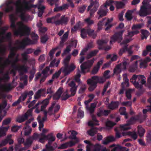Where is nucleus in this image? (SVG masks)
Masks as SVG:
<instances>
[{
  "mask_svg": "<svg viewBox=\"0 0 151 151\" xmlns=\"http://www.w3.org/2000/svg\"><path fill=\"white\" fill-rule=\"evenodd\" d=\"M35 0H29L28 1H24L23 3L24 5V7L21 5V0H17L14 3L13 1L10 0L7 1L6 3V7L5 9V11L8 13L13 10V6L10 5L12 4H14L16 6V12L17 13H20L19 17L21 20L25 22L28 21V18L26 16L25 13L27 11L31 10L32 8H36L37 7V5H35L30 4L33 2Z\"/></svg>",
  "mask_w": 151,
  "mask_h": 151,
  "instance_id": "nucleus-1",
  "label": "nucleus"
},
{
  "mask_svg": "<svg viewBox=\"0 0 151 151\" xmlns=\"http://www.w3.org/2000/svg\"><path fill=\"white\" fill-rule=\"evenodd\" d=\"M106 79L103 76L99 77L94 76L88 79L87 81V84L89 85L88 90L90 91H93L97 86V84L103 83L106 81Z\"/></svg>",
  "mask_w": 151,
  "mask_h": 151,
  "instance_id": "nucleus-2",
  "label": "nucleus"
},
{
  "mask_svg": "<svg viewBox=\"0 0 151 151\" xmlns=\"http://www.w3.org/2000/svg\"><path fill=\"white\" fill-rule=\"evenodd\" d=\"M70 58V56L68 55L63 60L64 66L61 68L63 69V73L64 76H66L70 74L76 68V66L74 63H71L70 65L69 64Z\"/></svg>",
  "mask_w": 151,
  "mask_h": 151,
  "instance_id": "nucleus-3",
  "label": "nucleus"
},
{
  "mask_svg": "<svg viewBox=\"0 0 151 151\" xmlns=\"http://www.w3.org/2000/svg\"><path fill=\"white\" fill-rule=\"evenodd\" d=\"M145 77L143 75H133L130 79V81L137 88L141 89L142 85L146 83Z\"/></svg>",
  "mask_w": 151,
  "mask_h": 151,
  "instance_id": "nucleus-4",
  "label": "nucleus"
},
{
  "mask_svg": "<svg viewBox=\"0 0 151 151\" xmlns=\"http://www.w3.org/2000/svg\"><path fill=\"white\" fill-rule=\"evenodd\" d=\"M18 23L22 26L23 30H15L14 32V35L16 36L19 35L20 37L29 35L30 34L31 28L23 24L22 22H20Z\"/></svg>",
  "mask_w": 151,
  "mask_h": 151,
  "instance_id": "nucleus-5",
  "label": "nucleus"
},
{
  "mask_svg": "<svg viewBox=\"0 0 151 151\" xmlns=\"http://www.w3.org/2000/svg\"><path fill=\"white\" fill-rule=\"evenodd\" d=\"M99 0H91L90 4L88 6L87 11H89L93 6V8L91 9L90 12V16L89 17L91 18L94 16V13L96 11L98 8L99 4Z\"/></svg>",
  "mask_w": 151,
  "mask_h": 151,
  "instance_id": "nucleus-6",
  "label": "nucleus"
},
{
  "mask_svg": "<svg viewBox=\"0 0 151 151\" xmlns=\"http://www.w3.org/2000/svg\"><path fill=\"white\" fill-rule=\"evenodd\" d=\"M33 44V41L28 37L25 38L22 42L17 40L16 41L15 43L16 45H19L17 46L20 49H24L26 46Z\"/></svg>",
  "mask_w": 151,
  "mask_h": 151,
  "instance_id": "nucleus-7",
  "label": "nucleus"
},
{
  "mask_svg": "<svg viewBox=\"0 0 151 151\" xmlns=\"http://www.w3.org/2000/svg\"><path fill=\"white\" fill-rule=\"evenodd\" d=\"M95 59L93 58L92 59L85 62L82 63L80 66L81 70V73H82L85 74L86 73V70L89 69L92 66L94 63Z\"/></svg>",
  "mask_w": 151,
  "mask_h": 151,
  "instance_id": "nucleus-8",
  "label": "nucleus"
},
{
  "mask_svg": "<svg viewBox=\"0 0 151 151\" xmlns=\"http://www.w3.org/2000/svg\"><path fill=\"white\" fill-rule=\"evenodd\" d=\"M124 32V30H121L115 33L111 37L110 44H112L116 41H117L118 43L121 42L122 40V35Z\"/></svg>",
  "mask_w": 151,
  "mask_h": 151,
  "instance_id": "nucleus-9",
  "label": "nucleus"
},
{
  "mask_svg": "<svg viewBox=\"0 0 151 151\" xmlns=\"http://www.w3.org/2000/svg\"><path fill=\"white\" fill-rule=\"evenodd\" d=\"M138 14L141 17H145L151 14V5L150 7L142 4L141 6Z\"/></svg>",
  "mask_w": 151,
  "mask_h": 151,
  "instance_id": "nucleus-10",
  "label": "nucleus"
},
{
  "mask_svg": "<svg viewBox=\"0 0 151 151\" xmlns=\"http://www.w3.org/2000/svg\"><path fill=\"white\" fill-rule=\"evenodd\" d=\"M129 127H127L126 125H120L119 126L116 127L114 129V130L116 132L115 137L116 138H119L121 137V133L119 131L121 130L125 131L129 129Z\"/></svg>",
  "mask_w": 151,
  "mask_h": 151,
  "instance_id": "nucleus-11",
  "label": "nucleus"
},
{
  "mask_svg": "<svg viewBox=\"0 0 151 151\" xmlns=\"http://www.w3.org/2000/svg\"><path fill=\"white\" fill-rule=\"evenodd\" d=\"M123 80L124 82H123L121 84L122 88L120 90L119 94H123L124 93V91L125 90V88L124 86L126 85V86L128 87L129 86V80L128 78L127 75L125 74L123 75Z\"/></svg>",
  "mask_w": 151,
  "mask_h": 151,
  "instance_id": "nucleus-12",
  "label": "nucleus"
},
{
  "mask_svg": "<svg viewBox=\"0 0 151 151\" xmlns=\"http://www.w3.org/2000/svg\"><path fill=\"white\" fill-rule=\"evenodd\" d=\"M34 93L32 91H25L22 94V101H24L26 98L27 96L29 97V99H28L27 101L26 102V104H28L30 102V100L32 99V96L33 95Z\"/></svg>",
  "mask_w": 151,
  "mask_h": 151,
  "instance_id": "nucleus-13",
  "label": "nucleus"
},
{
  "mask_svg": "<svg viewBox=\"0 0 151 151\" xmlns=\"http://www.w3.org/2000/svg\"><path fill=\"white\" fill-rule=\"evenodd\" d=\"M69 20V19L68 17H66L65 15H63L60 19H58L56 20V21L55 22V24L56 25H66L67 24Z\"/></svg>",
  "mask_w": 151,
  "mask_h": 151,
  "instance_id": "nucleus-14",
  "label": "nucleus"
},
{
  "mask_svg": "<svg viewBox=\"0 0 151 151\" xmlns=\"http://www.w3.org/2000/svg\"><path fill=\"white\" fill-rule=\"evenodd\" d=\"M29 67L25 64L21 65L18 66L14 69L18 70L19 72V75L20 76L23 75L24 73H27Z\"/></svg>",
  "mask_w": 151,
  "mask_h": 151,
  "instance_id": "nucleus-15",
  "label": "nucleus"
},
{
  "mask_svg": "<svg viewBox=\"0 0 151 151\" xmlns=\"http://www.w3.org/2000/svg\"><path fill=\"white\" fill-rule=\"evenodd\" d=\"M108 11V9L106 6H101L97 14L99 15L98 19L106 16Z\"/></svg>",
  "mask_w": 151,
  "mask_h": 151,
  "instance_id": "nucleus-16",
  "label": "nucleus"
},
{
  "mask_svg": "<svg viewBox=\"0 0 151 151\" xmlns=\"http://www.w3.org/2000/svg\"><path fill=\"white\" fill-rule=\"evenodd\" d=\"M9 47L10 51L8 57L10 59H13L14 58V57L16 55V52L20 49L17 46L12 47L11 46V45H10Z\"/></svg>",
  "mask_w": 151,
  "mask_h": 151,
  "instance_id": "nucleus-17",
  "label": "nucleus"
},
{
  "mask_svg": "<svg viewBox=\"0 0 151 151\" xmlns=\"http://www.w3.org/2000/svg\"><path fill=\"white\" fill-rule=\"evenodd\" d=\"M46 94V89L45 88H41L38 90L35 93L34 98L35 99H38L42 96H45Z\"/></svg>",
  "mask_w": 151,
  "mask_h": 151,
  "instance_id": "nucleus-18",
  "label": "nucleus"
},
{
  "mask_svg": "<svg viewBox=\"0 0 151 151\" xmlns=\"http://www.w3.org/2000/svg\"><path fill=\"white\" fill-rule=\"evenodd\" d=\"M139 116L138 115H136L132 117L129 119L127 123L124 124L123 125H126L127 127H129L130 129L131 128L130 125L133 124L137 121L139 120Z\"/></svg>",
  "mask_w": 151,
  "mask_h": 151,
  "instance_id": "nucleus-19",
  "label": "nucleus"
},
{
  "mask_svg": "<svg viewBox=\"0 0 151 151\" xmlns=\"http://www.w3.org/2000/svg\"><path fill=\"white\" fill-rule=\"evenodd\" d=\"M52 97V95H48L47 96V98L44 100L43 101H39L35 106L32 107V109H35V108L37 107V106L41 104H42L47 105L49 103V100L51 99Z\"/></svg>",
  "mask_w": 151,
  "mask_h": 151,
  "instance_id": "nucleus-20",
  "label": "nucleus"
},
{
  "mask_svg": "<svg viewBox=\"0 0 151 151\" xmlns=\"http://www.w3.org/2000/svg\"><path fill=\"white\" fill-rule=\"evenodd\" d=\"M92 121H89L88 123V126L93 127L99 125V121L96 119V116L93 114L92 115Z\"/></svg>",
  "mask_w": 151,
  "mask_h": 151,
  "instance_id": "nucleus-21",
  "label": "nucleus"
},
{
  "mask_svg": "<svg viewBox=\"0 0 151 151\" xmlns=\"http://www.w3.org/2000/svg\"><path fill=\"white\" fill-rule=\"evenodd\" d=\"M69 86L71 87L70 91L71 92V95L74 96L77 90V86H76L75 83L73 81H71L69 83Z\"/></svg>",
  "mask_w": 151,
  "mask_h": 151,
  "instance_id": "nucleus-22",
  "label": "nucleus"
},
{
  "mask_svg": "<svg viewBox=\"0 0 151 151\" xmlns=\"http://www.w3.org/2000/svg\"><path fill=\"white\" fill-rule=\"evenodd\" d=\"M60 14H58L56 16H53L51 18H48L46 19V21L47 23H54L55 24V22L56 21L57 19H59L60 16Z\"/></svg>",
  "mask_w": 151,
  "mask_h": 151,
  "instance_id": "nucleus-23",
  "label": "nucleus"
},
{
  "mask_svg": "<svg viewBox=\"0 0 151 151\" xmlns=\"http://www.w3.org/2000/svg\"><path fill=\"white\" fill-rule=\"evenodd\" d=\"M46 140H48V143L50 145H52V142L55 140V137L53 136L52 133H50L46 136Z\"/></svg>",
  "mask_w": 151,
  "mask_h": 151,
  "instance_id": "nucleus-24",
  "label": "nucleus"
},
{
  "mask_svg": "<svg viewBox=\"0 0 151 151\" xmlns=\"http://www.w3.org/2000/svg\"><path fill=\"white\" fill-rule=\"evenodd\" d=\"M62 93V88H59L57 92L53 95V100H58L60 97Z\"/></svg>",
  "mask_w": 151,
  "mask_h": 151,
  "instance_id": "nucleus-25",
  "label": "nucleus"
},
{
  "mask_svg": "<svg viewBox=\"0 0 151 151\" xmlns=\"http://www.w3.org/2000/svg\"><path fill=\"white\" fill-rule=\"evenodd\" d=\"M119 106V102L118 101H112L108 105L109 108L111 110H114L117 109Z\"/></svg>",
  "mask_w": 151,
  "mask_h": 151,
  "instance_id": "nucleus-26",
  "label": "nucleus"
},
{
  "mask_svg": "<svg viewBox=\"0 0 151 151\" xmlns=\"http://www.w3.org/2000/svg\"><path fill=\"white\" fill-rule=\"evenodd\" d=\"M147 101L150 104V105L147 106V108L143 109L142 111L145 117H146L147 116L146 114L147 112H150L151 113V98H149L148 99Z\"/></svg>",
  "mask_w": 151,
  "mask_h": 151,
  "instance_id": "nucleus-27",
  "label": "nucleus"
},
{
  "mask_svg": "<svg viewBox=\"0 0 151 151\" xmlns=\"http://www.w3.org/2000/svg\"><path fill=\"white\" fill-rule=\"evenodd\" d=\"M9 18L11 22V27L13 29H15L16 27L15 24V21L16 19L13 14H11L9 15Z\"/></svg>",
  "mask_w": 151,
  "mask_h": 151,
  "instance_id": "nucleus-28",
  "label": "nucleus"
},
{
  "mask_svg": "<svg viewBox=\"0 0 151 151\" xmlns=\"http://www.w3.org/2000/svg\"><path fill=\"white\" fill-rule=\"evenodd\" d=\"M115 140V138L113 136L108 137L106 139H104L102 141V143L106 145L110 142L114 141Z\"/></svg>",
  "mask_w": 151,
  "mask_h": 151,
  "instance_id": "nucleus-29",
  "label": "nucleus"
},
{
  "mask_svg": "<svg viewBox=\"0 0 151 151\" xmlns=\"http://www.w3.org/2000/svg\"><path fill=\"white\" fill-rule=\"evenodd\" d=\"M0 88L4 91L9 92L12 89V87L11 84L9 83L6 85H3V86Z\"/></svg>",
  "mask_w": 151,
  "mask_h": 151,
  "instance_id": "nucleus-30",
  "label": "nucleus"
},
{
  "mask_svg": "<svg viewBox=\"0 0 151 151\" xmlns=\"http://www.w3.org/2000/svg\"><path fill=\"white\" fill-rule=\"evenodd\" d=\"M68 4H64L61 6H56L54 9V11L55 12H57L60 11H62L64 9H68Z\"/></svg>",
  "mask_w": 151,
  "mask_h": 151,
  "instance_id": "nucleus-31",
  "label": "nucleus"
},
{
  "mask_svg": "<svg viewBox=\"0 0 151 151\" xmlns=\"http://www.w3.org/2000/svg\"><path fill=\"white\" fill-rule=\"evenodd\" d=\"M107 42L105 40H99L97 41V44L99 45L98 48L99 50H103L104 46L107 43Z\"/></svg>",
  "mask_w": 151,
  "mask_h": 151,
  "instance_id": "nucleus-32",
  "label": "nucleus"
},
{
  "mask_svg": "<svg viewBox=\"0 0 151 151\" xmlns=\"http://www.w3.org/2000/svg\"><path fill=\"white\" fill-rule=\"evenodd\" d=\"M28 114L27 113H25L24 115L18 117L16 121L19 123H22L28 119Z\"/></svg>",
  "mask_w": 151,
  "mask_h": 151,
  "instance_id": "nucleus-33",
  "label": "nucleus"
},
{
  "mask_svg": "<svg viewBox=\"0 0 151 151\" xmlns=\"http://www.w3.org/2000/svg\"><path fill=\"white\" fill-rule=\"evenodd\" d=\"M69 33V31H68L65 32L63 36L61 37V40L60 41V44L61 46H63V43L66 41V39L68 38Z\"/></svg>",
  "mask_w": 151,
  "mask_h": 151,
  "instance_id": "nucleus-34",
  "label": "nucleus"
},
{
  "mask_svg": "<svg viewBox=\"0 0 151 151\" xmlns=\"http://www.w3.org/2000/svg\"><path fill=\"white\" fill-rule=\"evenodd\" d=\"M87 34L88 35L91 37L95 39L97 36V33L95 32L94 30L90 28L87 29Z\"/></svg>",
  "mask_w": 151,
  "mask_h": 151,
  "instance_id": "nucleus-35",
  "label": "nucleus"
},
{
  "mask_svg": "<svg viewBox=\"0 0 151 151\" xmlns=\"http://www.w3.org/2000/svg\"><path fill=\"white\" fill-rule=\"evenodd\" d=\"M141 33L142 34V40L146 39L150 34L149 32L146 30H141Z\"/></svg>",
  "mask_w": 151,
  "mask_h": 151,
  "instance_id": "nucleus-36",
  "label": "nucleus"
},
{
  "mask_svg": "<svg viewBox=\"0 0 151 151\" xmlns=\"http://www.w3.org/2000/svg\"><path fill=\"white\" fill-rule=\"evenodd\" d=\"M73 96L71 95V93L70 95H69L68 94V91L67 90L62 95L61 99L62 101H65L71 96Z\"/></svg>",
  "mask_w": 151,
  "mask_h": 151,
  "instance_id": "nucleus-37",
  "label": "nucleus"
},
{
  "mask_svg": "<svg viewBox=\"0 0 151 151\" xmlns=\"http://www.w3.org/2000/svg\"><path fill=\"white\" fill-rule=\"evenodd\" d=\"M98 52V51L97 50H95L91 51L87 54L86 57V58L87 59H89L92 57L96 55Z\"/></svg>",
  "mask_w": 151,
  "mask_h": 151,
  "instance_id": "nucleus-38",
  "label": "nucleus"
},
{
  "mask_svg": "<svg viewBox=\"0 0 151 151\" xmlns=\"http://www.w3.org/2000/svg\"><path fill=\"white\" fill-rule=\"evenodd\" d=\"M138 130L139 136L140 137L143 136L145 132V129L141 126H138Z\"/></svg>",
  "mask_w": 151,
  "mask_h": 151,
  "instance_id": "nucleus-39",
  "label": "nucleus"
},
{
  "mask_svg": "<svg viewBox=\"0 0 151 151\" xmlns=\"http://www.w3.org/2000/svg\"><path fill=\"white\" fill-rule=\"evenodd\" d=\"M87 134L91 136H93L97 133V130L96 128H92L87 132Z\"/></svg>",
  "mask_w": 151,
  "mask_h": 151,
  "instance_id": "nucleus-40",
  "label": "nucleus"
},
{
  "mask_svg": "<svg viewBox=\"0 0 151 151\" xmlns=\"http://www.w3.org/2000/svg\"><path fill=\"white\" fill-rule=\"evenodd\" d=\"M19 55H17V56L13 60V62L12 64V67L14 69L16 68H17L18 66L16 65V63L19 61V60L18 58Z\"/></svg>",
  "mask_w": 151,
  "mask_h": 151,
  "instance_id": "nucleus-41",
  "label": "nucleus"
},
{
  "mask_svg": "<svg viewBox=\"0 0 151 151\" xmlns=\"http://www.w3.org/2000/svg\"><path fill=\"white\" fill-rule=\"evenodd\" d=\"M36 72V70L34 68H32L30 72V75L29 76V81H30L33 79Z\"/></svg>",
  "mask_w": 151,
  "mask_h": 151,
  "instance_id": "nucleus-42",
  "label": "nucleus"
},
{
  "mask_svg": "<svg viewBox=\"0 0 151 151\" xmlns=\"http://www.w3.org/2000/svg\"><path fill=\"white\" fill-rule=\"evenodd\" d=\"M63 73V69H62L61 68L58 72H56L52 76V78L54 79L55 78H57L59 76L61 72Z\"/></svg>",
  "mask_w": 151,
  "mask_h": 151,
  "instance_id": "nucleus-43",
  "label": "nucleus"
},
{
  "mask_svg": "<svg viewBox=\"0 0 151 151\" xmlns=\"http://www.w3.org/2000/svg\"><path fill=\"white\" fill-rule=\"evenodd\" d=\"M111 84V83L110 82L108 81L104 85L103 91L101 93V95L102 96H104V95L105 92L106 91L107 88Z\"/></svg>",
  "mask_w": 151,
  "mask_h": 151,
  "instance_id": "nucleus-44",
  "label": "nucleus"
},
{
  "mask_svg": "<svg viewBox=\"0 0 151 151\" xmlns=\"http://www.w3.org/2000/svg\"><path fill=\"white\" fill-rule=\"evenodd\" d=\"M125 17L128 21H130L133 18L132 14L129 13L128 11L125 13Z\"/></svg>",
  "mask_w": 151,
  "mask_h": 151,
  "instance_id": "nucleus-45",
  "label": "nucleus"
},
{
  "mask_svg": "<svg viewBox=\"0 0 151 151\" xmlns=\"http://www.w3.org/2000/svg\"><path fill=\"white\" fill-rule=\"evenodd\" d=\"M116 124V123L110 121H107L106 123V126L108 129L111 128L113 127Z\"/></svg>",
  "mask_w": 151,
  "mask_h": 151,
  "instance_id": "nucleus-46",
  "label": "nucleus"
},
{
  "mask_svg": "<svg viewBox=\"0 0 151 151\" xmlns=\"http://www.w3.org/2000/svg\"><path fill=\"white\" fill-rule=\"evenodd\" d=\"M87 29H83L81 30V35L82 38L84 39L86 37L87 34Z\"/></svg>",
  "mask_w": 151,
  "mask_h": 151,
  "instance_id": "nucleus-47",
  "label": "nucleus"
},
{
  "mask_svg": "<svg viewBox=\"0 0 151 151\" xmlns=\"http://www.w3.org/2000/svg\"><path fill=\"white\" fill-rule=\"evenodd\" d=\"M106 19L105 18L103 19L101 21H99L98 23V29L97 31H99L101 30L102 29V26L103 25V22L104 20Z\"/></svg>",
  "mask_w": 151,
  "mask_h": 151,
  "instance_id": "nucleus-48",
  "label": "nucleus"
},
{
  "mask_svg": "<svg viewBox=\"0 0 151 151\" xmlns=\"http://www.w3.org/2000/svg\"><path fill=\"white\" fill-rule=\"evenodd\" d=\"M91 18L88 17V18L85 19V22L88 24V26L91 25L94 23V21L91 19Z\"/></svg>",
  "mask_w": 151,
  "mask_h": 151,
  "instance_id": "nucleus-49",
  "label": "nucleus"
},
{
  "mask_svg": "<svg viewBox=\"0 0 151 151\" xmlns=\"http://www.w3.org/2000/svg\"><path fill=\"white\" fill-rule=\"evenodd\" d=\"M84 116V113L83 111H82L80 108L78 110V113L77 117L78 118H82Z\"/></svg>",
  "mask_w": 151,
  "mask_h": 151,
  "instance_id": "nucleus-50",
  "label": "nucleus"
},
{
  "mask_svg": "<svg viewBox=\"0 0 151 151\" xmlns=\"http://www.w3.org/2000/svg\"><path fill=\"white\" fill-rule=\"evenodd\" d=\"M124 5V3L122 2L116 1V6L117 9H119L122 8Z\"/></svg>",
  "mask_w": 151,
  "mask_h": 151,
  "instance_id": "nucleus-51",
  "label": "nucleus"
},
{
  "mask_svg": "<svg viewBox=\"0 0 151 151\" xmlns=\"http://www.w3.org/2000/svg\"><path fill=\"white\" fill-rule=\"evenodd\" d=\"M127 46L128 45H124V48L125 49H126V51H127L128 52L129 54V55H131L133 53V52L131 50L132 48V46H130L129 48L127 47Z\"/></svg>",
  "mask_w": 151,
  "mask_h": 151,
  "instance_id": "nucleus-52",
  "label": "nucleus"
},
{
  "mask_svg": "<svg viewBox=\"0 0 151 151\" xmlns=\"http://www.w3.org/2000/svg\"><path fill=\"white\" fill-rule=\"evenodd\" d=\"M132 90L130 89H129L126 92L125 94L127 98L128 99H131L132 96L131 95V92Z\"/></svg>",
  "mask_w": 151,
  "mask_h": 151,
  "instance_id": "nucleus-53",
  "label": "nucleus"
},
{
  "mask_svg": "<svg viewBox=\"0 0 151 151\" xmlns=\"http://www.w3.org/2000/svg\"><path fill=\"white\" fill-rule=\"evenodd\" d=\"M58 0H47L48 4L51 6H52L54 5H57V3Z\"/></svg>",
  "mask_w": 151,
  "mask_h": 151,
  "instance_id": "nucleus-54",
  "label": "nucleus"
},
{
  "mask_svg": "<svg viewBox=\"0 0 151 151\" xmlns=\"http://www.w3.org/2000/svg\"><path fill=\"white\" fill-rule=\"evenodd\" d=\"M38 122L39 124V129L40 131H41V129L44 126V122L43 121H41V119L40 118L38 119L37 118Z\"/></svg>",
  "mask_w": 151,
  "mask_h": 151,
  "instance_id": "nucleus-55",
  "label": "nucleus"
},
{
  "mask_svg": "<svg viewBox=\"0 0 151 151\" xmlns=\"http://www.w3.org/2000/svg\"><path fill=\"white\" fill-rule=\"evenodd\" d=\"M22 96H20L18 99L17 100V101H15L14 102L12 105V106H16L17 105L19 104L20 102H21V101H22Z\"/></svg>",
  "mask_w": 151,
  "mask_h": 151,
  "instance_id": "nucleus-56",
  "label": "nucleus"
},
{
  "mask_svg": "<svg viewBox=\"0 0 151 151\" xmlns=\"http://www.w3.org/2000/svg\"><path fill=\"white\" fill-rule=\"evenodd\" d=\"M110 72L109 70H107L105 71L103 74V77L106 79H108L110 78V76L109 75Z\"/></svg>",
  "mask_w": 151,
  "mask_h": 151,
  "instance_id": "nucleus-57",
  "label": "nucleus"
},
{
  "mask_svg": "<svg viewBox=\"0 0 151 151\" xmlns=\"http://www.w3.org/2000/svg\"><path fill=\"white\" fill-rule=\"evenodd\" d=\"M131 132V133L130 134H129V136H130L134 140H136L137 137V135L136 133L134 131Z\"/></svg>",
  "mask_w": 151,
  "mask_h": 151,
  "instance_id": "nucleus-58",
  "label": "nucleus"
},
{
  "mask_svg": "<svg viewBox=\"0 0 151 151\" xmlns=\"http://www.w3.org/2000/svg\"><path fill=\"white\" fill-rule=\"evenodd\" d=\"M51 145L49 144L48 143L46 145V148L47 151H53L55 149Z\"/></svg>",
  "mask_w": 151,
  "mask_h": 151,
  "instance_id": "nucleus-59",
  "label": "nucleus"
},
{
  "mask_svg": "<svg viewBox=\"0 0 151 151\" xmlns=\"http://www.w3.org/2000/svg\"><path fill=\"white\" fill-rule=\"evenodd\" d=\"M11 119L10 118H7L5 119L2 122L3 125H6L9 124L11 122Z\"/></svg>",
  "mask_w": 151,
  "mask_h": 151,
  "instance_id": "nucleus-60",
  "label": "nucleus"
},
{
  "mask_svg": "<svg viewBox=\"0 0 151 151\" xmlns=\"http://www.w3.org/2000/svg\"><path fill=\"white\" fill-rule=\"evenodd\" d=\"M12 63V61L9 60V58L6 59L4 62L3 64V66H6Z\"/></svg>",
  "mask_w": 151,
  "mask_h": 151,
  "instance_id": "nucleus-61",
  "label": "nucleus"
},
{
  "mask_svg": "<svg viewBox=\"0 0 151 151\" xmlns=\"http://www.w3.org/2000/svg\"><path fill=\"white\" fill-rule=\"evenodd\" d=\"M101 146L98 144H96L94 146V149L93 151H100Z\"/></svg>",
  "mask_w": 151,
  "mask_h": 151,
  "instance_id": "nucleus-62",
  "label": "nucleus"
},
{
  "mask_svg": "<svg viewBox=\"0 0 151 151\" xmlns=\"http://www.w3.org/2000/svg\"><path fill=\"white\" fill-rule=\"evenodd\" d=\"M32 139L30 137L27 138L26 140V142L24 143V145H31L33 142Z\"/></svg>",
  "mask_w": 151,
  "mask_h": 151,
  "instance_id": "nucleus-63",
  "label": "nucleus"
},
{
  "mask_svg": "<svg viewBox=\"0 0 151 151\" xmlns=\"http://www.w3.org/2000/svg\"><path fill=\"white\" fill-rule=\"evenodd\" d=\"M48 40V38L47 36L45 35L42 36L41 38V41L42 43H45Z\"/></svg>",
  "mask_w": 151,
  "mask_h": 151,
  "instance_id": "nucleus-64",
  "label": "nucleus"
}]
</instances>
